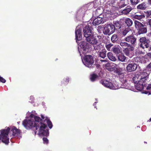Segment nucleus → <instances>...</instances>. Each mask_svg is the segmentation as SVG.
I'll return each mask as SVG.
<instances>
[{
    "label": "nucleus",
    "mask_w": 151,
    "mask_h": 151,
    "mask_svg": "<svg viewBox=\"0 0 151 151\" xmlns=\"http://www.w3.org/2000/svg\"><path fill=\"white\" fill-rule=\"evenodd\" d=\"M41 118H40L38 116H35V121L30 119H25L23 121L22 124L27 129H33L35 134L36 133L35 130L39 129V134L40 135L47 137L49 135V131L45 122H46L50 129L52 128V124L47 117H45L41 115Z\"/></svg>",
    "instance_id": "nucleus-1"
},
{
    "label": "nucleus",
    "mask_w": 151,
    "mask_h": 151,
    "mask_svg": "<svg viewBox=\"0 0 151 151\" xmlns=\"http://www.w3.org/2000/svg\"><path fill=\"white\" fill-rule=\"evenodd\" d=\"M150 72L144 70L136 74L133 78L135 88L139 91H141L144 88L145 83L148 78Z\"/></svg>",
    "instance_id": "nucleus-2"
},
{
    "label": "nucleus",
    "mask_w": 151,
    "mask_h": 151,
    "mask_svg": "<svg viewBox=\"0 0 151 151\" xmlns=\"http://www.w3.org/2000/svg\"><path fill=\"white\" fill-rule=\"evenodd\" d=\"M119 0H114L108 1L106 4V5H109V7L114 8V10H118L124 7L128 4Z\"/></svg>",
    "instance_id": "nucleus-3"
},
{
    "label": "nucleus",
    "mask_w": 151,
    "mask_h": 151,
    "mask_svg": "<svg viewBox=\"0 0 151 151\" xmlns=\"http://www.w3.org/2000/svg\"><path fill=\"white\" fill-rule=\"evenodd\" d=\"M10 130V128L8 127L6 129L0 130V142L1 141L6 145H8L9 138L8 136Z\"/></svg>",
    "instance_id": "nucleus-4"
},
{
    "label": "nucleus",
    "mask_w": 151,
    "mask_h": 151,
    "mask_svg": "<svg viewBox=\"0 0 151 151\" xmlns=\"http://www.w3.org/2000/svg\"><path fill=\"white\" fill-rule=\"evenodd\" d=\"M116 73L119 75L120 80L122 83V87L119 86L120 88H124L126 89H129L130 88V85L127 83L126 78L124 77V74L121 73L120 72L117 70V69L115 71Z\"/></svg>",
    "instance_id": "nucleus-5"
},
{
    "label": "nucleus",
    "mask_w": 151,
    "mask_h": 151,
    "mask_svg": "<svg viewBox=\"0 0 151 151\" xmlns=\"http://www.w3.org/2000/svg\"><path fill=\"white\" fill-rule=\"evenodd\" d=\"M137 37L134 35L132 34L125 37L124 40L126 41L131 43L132 46H135L137 44Z\"/></svg>",
    "instance_id": "nucleus-6"
},
{
    "label": "nucleus",
    "mask_w": 151,
    "mask_h": 151,
    "mask_svg": "<svg viewBox=\"0 0 151 151\" xmlns=\"http://www.w3.org/2000/svg\"><path fill=\"white\" fill-rule=\"evenodd\" d=\"M104 86L112 90L117 89L120 88L117 82H116L114 84L110 81L106 80H104Z\"/></svg>",
    "instance_id": "nucleus-7"
},
{
    "label": "nucleus",
    "mask_w": 151,
    "mask_h": 151,
    "mask_svg": "<svg viewBox=\"0 0 151 151\" xmlns=\"http://www.w3.org/2000/svg\"><path fill=\"white\" fill-rule=\"evenodd\" d=\"M115 30V27L112 24H108L104 27V34L110 35L113 33Z\"/></svg>",
    "instance_id": "nucleus-8"
},
{
    "label": "nucleus",
    "mask_w": 151,
    "mask_h": 151,
    "mask_svg": "<svg viewBox=\"0 0 151 151\" xmlns=\"http://www.w3.org/2000/svg\"><path fill=\"white\" fill-rule=\"evenodd\" d=\"M93 28L92 27L91 24H88L83 28V32L84 36L86 37L92 34V31Z\"/></svg>",
    "instance_id": "nucleus-9"
},
{
    "label": "nucleus",
    "mask_w": 151,
    "mask_h": 151,
    "mask_svg": "<svg viewBox=\"0 0 151 151\" xmlns=\"http://www.w3.org/2000/svg\"><path fill=\"white\" fill-rule=\"evenodd\" d=\"M103 72L100 71L98 75L95 73L91 74L89 78L90 81L92 82H94L98 79H100L102 78L103 77Z\"/></svg>",
    "instance_id": "nucleus-10"
},
{
    "label": "nucleus",
    "mask_w": 151,
    "mask_h": 151,
    "mask_svg": "<svg viewBox=\"0 0 151 151\" xmlns=\"http://www.w3.org/2000/svg\"><path fill=\"white\" fill-rule=\"evenodd\" d=\"M80 46L82 49V52L84 55L89 52V48L90 45L88 43L85 41L81 42Z\"/></svg>",
    "instance_id": "nucleus-11"
},
{
    "label": "nucleus",
    "mask_w": 151,
    "mask_h": 151,
    "mask_svg": "<svg viewBox=\"0 0 151 151\" xmlns=\"http://www.w3.org/2000/svg\"><path fill=\"white\" fill-rule=\"evenodd\" d=\"M106 62V61L104 60V67H105L106 69L109 71H111L115 70L114 72L116 73L115 71L117 69V70L119 72H121L122 70V69L121 68H115V66L114 65H111V64L109 63H106L105 64V63Z\"/></svg>",
    "instance_id": "nucleus-12"
},
{
    "label": "nucleus",
    "mask_w": 151,
    "mask_h": 151,
    "mask_svg": "<svg viewBox=\"0 0 151 151\" xmlns=\"http://www.w3.org/2000/svg\"><path fill=\"white\" fill-rule=\"evenodd\" d=\"M139 42L141 43L140 47L143 48L145 47L147 48L149 47L148 43L150 42V40L147 39L145 37H141L139 39Z\"/></svg>",
    "instance_id": "nucleus-13"
},
{
    "label": "nucleus",
    "mask_w": 151,
    "mask_h": 151,
    "mask_svg": "<svg viewBox=\"0 0 151 151\" xmlns=\"http://www.w3.org/2000/svg\"><path fill=\"white\" fill-rule=\"evenodd\" d=\"M85 37L86 41L91 44L96 45L97 43L96 36H94L93 34L89 35Z\"/></svg>",
    "instance_id": "nucleus-14"
},
{
    "label": "nucleus",
    "mask_w": 151,
    "mask_h": 151,
    "mask_svg": "<svg viewBox=\"0 0 151 151\" xmlns=\"http://www.w3.org/2000/svg\"><path fill=\"white\" fill-rule=\"evenodd\" d=\"M83 60L85 62V64L86 65H91L94 63L93 58L91 55H85Z\"/></svg>",
    "instance_id": "nucleus-15"
},
{
    "label": "nucleus",
    "mask_w": 151,
    "mask_h": 151,
    "mask_svg": "<svg viewBox=\"0 0 151 151\" xmlns=\"http://www.w3.org/2000/svg\"><path fill=\"white\" fill-rule=\"evenodd\" d=\"M137 68V65L135 63H132L129 64L127 67V69L129 72L135 71Z\"/></svg>",
    "instance_id": "nucleus-16"
},
{
    "label": "nucleus",
    "mask_w": 151,
    "mask_h": 151,
    "mask_svg": "<svg viewBox=\"0 0 151 151\" xmlns=\"http://www.w3.org/2000/svg\"><path fill=\"white\" fill-rule=\"evenodd\" d=\"M120 45L124 49L128 47H129L131 51H132L134 50V47L130 44L125 42H121Z\"/></svg>",
    "instance_id": "nucleus-17"
},
{
    "label": "nucleus",
    "mask_w": 151,
    "mask_h": 151,
    "mask_svg": "<svg viewBox=\"0 0 151 151\" xmlns=\"http://www.w3.org/2000/svg\"><path fill=\"white\" fill-rule=\"evenodd\" d=\"M76 39V40H80L82 39L81 29H79L75 31Z\"/></svg>",
    "instance_id": "nucleus-18"
},
{
    "label": "nucleus",
    "mask_w": 151,
    "mask_h": 151,
    "mask_svg": "<svg viewBox=\"0 0 151 151\" xmlns=\"http://www.w3.org/2000/svg\"><path fill=\"white\" fill-rule=\"evenodd\" d=\"M11 132L13 136H17L20 133L19 129H17V128L14 127L11 128Z\"/></svg>",
    "instance_id": "nucleus-19"
},
{
    "label": "nucleus",
    "mask_w": 151,
    "mask_h": 151,
    "mask_svg": "<svg viewBox=\"0 0 151 151\" xmlns=\"http://www.w3.org/2000/svg\"><path fill=\"white\" fill-rule=\"evenodd\" d=\"M104 45V43H101L99 45V47L100 49H101L102 51L100 52L99 51L98 52L99 57L103 59L104 58V51H103L104 50L103 49Z\"/></svg>",
    "instance_id": "nucleus-20"
},
{
    "label": "nucleus",
    "mask_w": 151,
    "mask_h": 151,
    "mask_svg": "<svg viewBox=\"0 0 151 151\" xmlns=\"http://www.w3.org/2000/svg\"><path fill=\"white\" fill-rule=\"evenodd\" d=\"M138 33L139 35L146 33L147 32V28L144 25L138 29Z\"/></svg>",
    "instance_id": "nucleus-21"
},
{
    "label": "nucleus",
    "mask_w": 151,
    "mask_h": 151,
    "mask_svg": "<svg viewBox=\"0 0 151 151\" xmlns=\"http://www.w3.org/2000/svg\"><path fill=\"white\" fill-rule=\"evenodd\" d=\"M102 21L103 18L98 17L94 19L92 23L93 25H98L101 23Z\"/></svg>",
    "instance_id": "nucleus-22"
},
{
    "label": "nucleus",
    "mask_w": 151,
    "mask_h": 151,
    "mask_svg": "<svg viewBox=\"0 0 151 151\" xmlns=\"http://www.w3.org/2000/svg\"><path fill=\"white\" fill-rule=\"evenodd\" d=\"M132 10V8L129 6H128L126 8L122 11V14H127L130 12Z\"/></svg>",
    "instance_id": "nucleus-23"
},
{
    "label": "nucleus",
    "mask_w": 151,
    "mask_h": 151,
    "mask_svg": "<svg viewBox=\"0 0 151 151\" xmlns=\"http://www.w3.org/2000/svg\"><path fill=\"white\" fill-rule=\"evenodd\" d=\"M117 58L119 60L122 62H124L126 58L124 54L122 52L118 55Z\"/></svg>",
    "instance_id": "nucleus-24"
},
{
    "label": "nucleus",
    "mask_w": 151,
    "mask_h": 151,
    "mask_svg": "<svg viewBox=\"0 0 151 151\" xmlns=\"http://www.w3.org/2000/svg\"><path fill=\"white\" fill-rule=\"evenodd\" d=\"M133 18L135 19L140 20L145 17L144 14H134L133 15Z\"/></svg>",
    "instance_id": "nucleus-25"
},
{
    "label": "nucleus",
    "mask_w": 151,
    "mask_h": 151,
    "mask_svg": "<svg viewBox=\"0 0 151 151\" xmlns=\"http://www.w3.org/2000/svg\"><path fill=\"white\" fill-rule=\"evenodd\" d=\"M134 25L135 27L137 30L144 25L141 23L137 20L134 21Z\"/></svg>",
    "instance_id": "nucleus-26"
},
{
    "label": "nucleus",
    "mask_w": 151,
    "mask_h": 151,
    "mask_svg": "<svg viewBox=\"0 0 151 151\" xmlns=\"http://www.w3.org/2000/svg\"><path fill=\"white\" fill-rule=\"evenodd\" d=\"M125 22L127 25L128 27L131 26L133 24L132 20L129 18H127L125 19Z\"/></svg>",
    "instance_id": "nucleus-27"
},
{
    "label": "nucleus",
    "mask_w": 151,
    "mask_h": 151,
    "mask_svg": "<svg viewBox=\"0 0 151 151\" xmlns=\"http://www.w3.org/2000/svg\"><path fill=\"white\" fill-rule=\"evenodd\" d=\"M146 7L147 6H146L145 3H143L139 4L137 6V8L141 10L145 9Z\"/></svg>",
    "instance_id": "nucleus-28"
},
{
    "label": "nucleus",
    "mask_w": 151,
    "mask_h": 151,
    "mask_svg": "<svg viewBox=\"0 0 151 151\" xmlns=\"http://www.w3.org/2000/svg\"><path fill=\"white\" fill-rule=\"evenodd\" d=\"M107 56L109 59L112 61H115L116 60V58L113 56L112 54L109 52L107 54Z\"/></svg>",
    "instance_id": "nucleus-29"
},
{
    "label": "nucleus",
    "mask_w": 151,
    "mask_h": 151,
    "mask_svg": "<svg viewBox=\"0 0 151 151\" xmlns=\"http://www.w3.org/2000/svg\"><path fill=\"white\" fill-rule=\"evenodd\" d=\"M113 51L114 53L118 55L122 52L119 48L116 47L113 48Z\"/></svg>",
    "instance_id": "nucleus-30"
},
{
    "label": "nucleus",
    "mask_w": 151,
    "mask_h": 151,
    "mask_svg": "<svg viewBox=\"0 0 151 151\" xmlns=\"http://www.w3.org/2000/svg\"><path fill=\"white\" fill-rule=\"evenodd\" d=\"M123 51L127 56L131 57V56L130 53V51L131 50H130L129 47L125 49Z\"/></svg>",
    "instance_id": "nucleus-31"
},
{
    "label": "nucleus",
    "mask_w": 151,
    "mask_h": 151,
    "mask_svg": "<svg viewBox=\"0 0 151 151\" xmlns=\"http://www.w3.org/2000/svg\"><path fill=\"white\" fill-rule=\"evenodd\" d=\"M130 31L131 29L129 27H127L122 32V34L124 36L126 35Z\"/></svg>",
    "instance_id": "nucleus-32"
},
{
    "label": "nucleus",
    "mask_w": 151,
    "mask_h": 151,
    "mask_svg": "<svg viewBox=\"0 0 151 151\" xmlns=\"http://www.w3.org/2000/svg\"><path fill=\"white\" fill-rule=\"evenodd\" d=\"M114 25L115 27V29H118L121 28V26L119 21L114 22Z\"/></svg>",
    "instance_id": "nucleus-33"
},
{
    "label": "nucleus",
    "mask_w": 151,
    "mask_h": 151,
    "mask_svg": "<svg viewBox=\"0 0 151 151\" xmlns=\"http://www.w3.org/2000/svg\"><path fill=\"white\" fill-rule=\"evenodd\" d=\"M118 37L116 35H114L111 37V40L112 42L114 43L117 41Z\"/></svg>",
    "instance_id": "nucleus-34"
},
{
    "label": "nucleus",
    "mask_w": 151,
    "mask_h": 151,
    "mask_svg": "<svg viewBox=\"0 0 151 151\" xmlns=\"http://www.w3.org/2000/svg\"><path fill=\"white\" fill-rule=\"evenodd\" d=\"M69 78L68 77H67L64 79L63 81H62V84H67L69 81Z\"/></svg>",
    "instance_id": "nucleus-35"
},
{
    "label": "nucleus",
    "mask_w": 151,
    "mask_h": 151,
    "mask_svg": "<svg viewBox=\"0 0 151 151\" xmlns=\"http://www.w3.org/2000/svg\"><path fill=\"white\" fill-rule=\"evenodd\" d=\"M140 0H130L131 3L132 5H135L137 4Z\"/></svg>",
    "instance_id": "nucleus-36"
},
{
    "label": "nucleus",
    "mask_w": 151,
    "mask_h": 151,
    "mask_svg": "<svg viewBox=\"0 0 151 151\" xmlns=\"http://www.w3.org/2000/svg\"><path fill=\"white\" fill-rule=\"evenodd\" d=\"M98 30L101 32L102 31L103 33H104V26L103 25H101L98 27Z\"/></svg>",
    "instance_id": "nucleus-37"
},
{
    "label": "nucleus",
    "mask_w": 151,
    "mask_h": 151,
    "mask_svg": "<svg viewBox=\"0 0 151 151\" xmlns=\"http://www.w3.org/2000/svg\"><path fill=\"white\" fill-rule=\"evenodd\" d=\"M145 13L147 17L148 18L150 17L151 18V17H150V16L151 15V10H148L146 12H145Z\"/></svg>",
    "instance_id": "nucleus-38"
},
{
    "label": "nucleus",
    "mask_w": 151,
    "mask_h": 151,
    "mask_svg": "<svg viewBox=\"0 0 151 151\" xmlns=\"http://www.w3.org/2000/svg\"><path fill=\"white\" fill-rule=\"evenodd\" d=\"M42 139L44 144H47L48 143V140L46 137H43Z\"/></svg>",
    "instance_id": "nucleus-39"
},
{
    "label": "nucleus",
    "mask_w": 151,
    "mask_h": 151,
    "mask_svg": "<svg viewBox=\"0 0 151 151\" xmlns=\"http://www.w3.org/2000/svg\"><path fill=\"white\" fill-rule=\"evenodd\" d=\"M112 46V45L111 44H109L108 45H106V48L107 50L109 51L110 50V49L111 47Z\"/></svg>",
    "instance_id": "nucleus-40"
},
{
    "label": "nucleus",
    "mask_w": 151,
    "mask_h": 151,
    "mask_svg": "<svg viewBox=\"0 0 151 151\" xmlns=\"http://www.w3.org/2000/svg\"><path fill=\"white\" fill-rule=\"evenodd\" d=\"M6 81L4 78L0 76V82L2 83H5Z\"/></svg>",
    "instance_id": "nucleus-41"
},
{
    "label": "nucleus",
    "mask_w": 151,
    "mask_h": 151,
    "mask_svg": "<svg viewBox=\"0 0 151 151\" xmlns=\"http://www.w3.org/2000/svg\"><path fill=\"white\" fill-rule=\"evenodd\" d=\"M147 68L151 71V62L147 66Z\"/></svg>",
    "instance_id": "nucleus-42"
},
{
    "label": "nucleus",
    "mask_w": 151,
    "mask_h": 151,
    "mask_svg": "<svg viewBox=\"0 0 151 151\" xmlns=\"http://www.w3.org/2000/svg\"><path fill=\"white\" fill-rule=\"evenodd\" d=\"M147 24L149 25L150 27L151 28V19H148V21L147 22Z\"/></svg>",
    "instance_id": "nucleus-43"
},
{
    "label": "nucleus",
    "mask_w": 151,
    "mask_h": 151,
    "mask_svg": "<svg viewBox=\"0 0 151 151\" xmlns=\"http://www.w3.org/2000/svg\"><path fill=\"white\" fill-rule=\"evenodd\" d=\"M147 90L151 89V82L150 84H148V86L147 87Z\"/></svg>",
    "instance_id": "nucleus-44"
},
{
    "label": "nucleus",
    "mask_w": 151,
    "mask_h": 151,
    "mask_svg": "<svg viewBox=\"0 0 151 151\" xmlns=\"http://www.w3.org/2000/svg\"><path fill=\"white\" fill-rule=\"evenodd\" d=\"M35 116L33 114H31L30 116V117L31 118H34V117L35 116Z\"/></svg>",
    "instance_id": "nucleus-45"
},
{
    "label": "nucleus",
    "mask_w": 151,
    "mask_h": 151,
    "mask_svg": "<svg viewBox=\"0 0 151 151\" xmlns=\"http://www.w3.org/2000/svg\"><path fill=\"white\" fill-rule=\"evenodd\" d=\"M101 83L103 85H104V80L103 79H101L100 81Z\"/></svg>",
    "instance_id": "nucleus-46"
},
{
    "label": "nucleus",
    "mask_w": 151,
    "mask_h": 151,
    "mask_svg": "<svg viewBox=\"0 0 151 151\" xmlns=\"http://www.w3.org/2000/svg\"><path fill=\"white\" fill-rule=\"evenodd\" d=\"M143 93H144L145 94H147L148 93V95H150V92H148L147 91H145L144 92H143Z\"/></svg>",
    "instance_id": "nucleus-47"
},
{
    "label": "nucleus",
    "mask_w": 151,
    "mask_h": 151,
    "mask_svg": "<svg viewBox=\"0 0 151 151\" xmlns=\"http://www.w3.org/2000/svg\"><path fill=\"white\" fill-rule=\"evenodd\" d=\"M147 55L148 56H149L150 58H151V52L148 53Z\"/></svg>",
    "instance_id": "nucleus-48"
},
{
    "label": "nucleus",
    "mask_w": 151,
    "mask_h": 151,
    "mask_svg": "<svg viewBox=\"0 0 151 151\" xmlns=\"http://www.w3.org/2000/svg\"><path fill=\"white\" fill-rule=\"evenodd\" d=\"M149 3L151 4V0H148Z\"/></svg>",
    "instance_id": "nucleus-49"
},
{
    "label": "nucleus",
    "mask_w": 151,
    "mask_h": 151,
    "mask_svg": "<svg viewBox=\"0 0 151 151\" xmlns=\"http://www.w3.org/2000/svg\"><path fill=\"white\" fill-rule=\"evenodd\" d=\"M149 51L151 50V46L149 48Z\"/></svg>",
    "instance_id": "nucleus-50"
},
{
    "label": "nucleus",
    "mask_w": 151,
    "mask_h": 151,
    "mask_svg": "<svg viewBox=\"0 0 151 151\" xmlns=\"http://www.w3.org/2000/svg\"><path fill=\"white\" fill-rule=\"evenodd\" d=\"M149 122L151 121V118L150 119H149V120H148L147 121V122H149Z\"/></svg>",
    "instance_id": "nucleus-51"
},
{
    "label": "nucleus",
    "mask_w": 151,
    "mask_h": 151,
    "mask_svg": "<svg viewBox=\"0 0 151 151\" xmlns=\"http://www.w3.org/2000/svg\"><path fill=\"white\" fill-rule=\"evenodd\" d=\"M100 61L101 62H104V60H100Z\"/></svg>",
    "instance_id": "nucleus-52"
},
{
    "label": "nucleus",
    "mask_w": 151,
    "mask_h": 151,
    "mask_svg": "<svg viewBox=\"0 0 151 151\" xmlns=\"http://www.w3.org/2000/svg\"><path fill=\"white\" fill-rule=\"evenodd\" d=\"M78 51H79V53L80 54V55H81V52L80 51H79V50H78Z\"/></svg>",
    "instance_id": "nucleus-53"
},
{
    "label": "nucleus",
    "mask_w": 151,
    "mask_h": 151,
    "mask_svg": "<svg viewBox=\"0 0 151 151\" xmlns=\"http://www.w3.org/2000/svg\"><path fill=\"white\" fill-rule=\"evenodd\" d=\"M106 36H104V38H106Z\"/></svg>",
    "instance_id": "nucleus-54"
},
{
    "label": "nucleus",
    "mask_w": 151,
    "mask_h": 151,
    "mask_svg": "<svg viewBox=\"0 0 151 151\" xmlns=\"http://www.w3.org/2000/svg\"><path fill=\"white\" fill-rule=\"evenodd\" d=\"M142 63H145V61L143 62Z\"/></svg>",
    "instance_id": "nucleus-55"
},
{
    "label": "nucleus",
    "mask_w": 151,
    "mask_h": 151,
    "mask_svg": "<svg viewBox=\"0 0 151 151\" xmlns=\"http://www.w3.org/2000/svg\"><path fill=\"white\" fill-rule=\"evenodd\" d=\"M150 35H151V32H150Z\"/></svg>",
    "instance_id": "nucleus-56"
},
{
    "label": "nucleus",
    "mask_w": 151,
    "mask_h": 151,
    "mask_svg": "<svg viewBox=\"0 0 151 151\" xmlns=\"http://www.w3.org/2000/svg\"><path fill=\"white\" fill-rule=\"evenodd\" d=\"M93 67V66L92 67H91V68Z\"/></svg>",
    "instance_id": "nucleus-57"
},
{
    "label": "nucleus",
    "mask_w": 151,
    "mask_h": 151,
    "mask_svg": "<svg viewBox=\"0 0 151 151\" xmlns=\"http://www.w3.org/2000/svg\"><path fill=\"white\" fill-rule=\"evenodd\" d=\"M106 6H105V7H106Z\"/></svg>",
    "instance_id": "nucleus-58"
},
{
    "label": "nucleus",
    "mask_w": 151,
    "mask_h": 151,
    "mask_svg": "<svg viewBox=\"0 0 151 151\" xmlns=\"http://www.w3.org/2000/svg\"><path fill=\"white\" fill-rule=\"evenodd\" d=\"M105 56L104 55V58H105Z\"/></svg>",
    "instance_id": "nucleus-59"
}]
</instances>
